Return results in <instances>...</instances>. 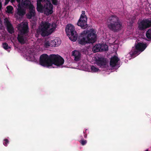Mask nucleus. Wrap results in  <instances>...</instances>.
Masks as SVG:
<instances>
[{
    "mask_svg": "<svg viewBox=\"0 0 151 151\" xmlns=\"http://www.w3.org/2000/svg\"><path fill=\"white\" fill-rule=\"evenodd\" d=\"M77 39L78 43L82 45L90 43L88 39H87L86 35L84 34L83 32L81 33L80 35L77 37Z\"/></svg>",
    "mask_w": 151,
    "mask_h": 151,
    "instance_id": "nucleus-11",
    "label": "nucleus"
},
{
    "mask_svg": "<svg viewBox=\"0 0 151 151\" xmlns=\"http://www.w3.org/2000/svg\"><path fill=\"white\" fill-rule=\"evenodd\" d=\"M50 26V24L49 23L42 22L41 23L40 27L37 30V32L42 37L48 36L51 34L56 28V24L52 23L51 25V28L49 30Z\"/></svg>",
    "mask_w": 151,
    "mask_h": 151,
    "instance_id": "nucleus-3",
    "label": "nucleus"
},
{
    "mask_svg": "<svg viewBox=\"0 0 151 151\" xmlns=\"http://www.w3.org/2000/svg\"><path fill=\"white\" fill-rule=\"evenodd\" d=\"M37 11L42 12L48 15L53 12V5L48 0H37Z\"/></svg>",
    "mask_w": 151,
    "mask_h": 151,
    "instance_id": "nucleus-1",
    "label": "nucleus"
},
{
    "mask_svg": "<svg viewBox=\"0 0 151 151\" xmlns=\"http://www.w3.org/2000/svg\"><path fill=\"white\" fill-rule=\"evenodd\" d=\"M146 47V44L142 42H138L135 45V47H132L129 54L131 57H135L143 51Z\"/></svg>",
    "mask_w": 151,
    "mask_h": 151,
    "instance_id": "nucleus-4",
    "label": "nucleus"
},
{
    "mask_svg": "<svg viewBox=\"0 0 151 151\" xmlns=\"http://www.w3.org/2000/svg\"><path fill=\"white\" fill-rule=\"evenodd\" d=\"M87 18L85 14V12L84 11H82L79 19L77 22V25L82 29H85L88 27L87 24Z\"/></svg>",
    "mask_w": 151,
    "mask_h": 151,
    "instance_id": "nucleus-8",
    "label": "nucleus"
},
{
    "mask_svg": "<svg viewBox=\"0 0 151 151\" xmlns=\"http://www.w3.org/2000/svg\"><path fill=\"white\" fill-rule=\"evenodd\" d=\"M4 23L6 27L8 32L10 34H12L14 32V29L12 24L7 19H5Z\"/></svg>",
    "mask_w": 151,
    "mask_h": 151,
    "instance_id": "nucleus-13",
    "label": "nucleus"
},
{
    "mask_svg": "<svg viewBox=\"0 0 151 151\" xmlns=\"http://www.w3.org/2000/svg\"><path fill=\"white\" fill-rule=\"evenodd\" d=\"M52 4L54 5H57L58 4L57 0H51Z\"/></svg>",
    "mask_w": 151,
    "mask_h": 151,
    "instance_id": "nucleus-31",
    "label": "nucleus"
},
{
    "mask_svg": "<svg viewBox=\"0 0 151 151\" xmlns=\"http://www.w3.org/2000/svg\"><path fill=\"white\" fill-rule=\"evenodd\" d=\"M10 0H6V1L5 2V4H7L8 2H6V1L8 2H9Z\"/></svg>",
    "mask_w": 151,
    "mask_h": 151,
    "instance_id": "nucleus-35",
    "label": "nucleus"
},
{
    "mask_svg": "<svg viewBox=\"0 0 151 151\" xmlns=\"http://www.w3.org/2000/svg\"><path fill=\"white\" fill-rule=\"evenodd\" d=\"M136 19V17L135 16H133L132 18V22H134V21Z\"/></svg>",
    "mask_w": 151,
    "mask_h": 151,
    "instance_id": "nucleus-32",
    "label": "nucleus"
},
{
    "mask_svg": "<svg viewBox=\"0 0 151 151\" xmlns=\"http://www.w3.org/2000/svg\"><path fill=\"white\" fill-rule=\"evenodd\" d=\"M28 9L29 12L26 14V16L28 19H31L35 15V8L33 5H31Z\"/></svg>",
    "mask_w": 151,
    "mask_h": 151,
    "instance_id": "nucleus-14",
    "label": "nucleus"
},
{
    "mask_svg": "<svg viewBox=\"0 0 151 151\" xmlns=\"http://www.w3.org/2000/svg\"><path fill=\"white\" fill-rule=\"evenodd\" d=\"M97 64L101 67H104L106 65V61L105 58L102 57H98L96 61Z\"/></svg>",
    "mask_w": 151,
    "mask_h": 151,
    "instance_id": "nucleus-16",
    "label": "nucleus"
},
{
    "mask_svg": "<svg viewBox=\"0 0 151 151\" xmlns=\"http://www.w3.org/2000/svg\"><path fill=\"white\" fill-rule=\"evenodd\" d=\"M91 70L93 72H96L98 71L99 69L96 68L94 65H92L91 67Z\"/></svg>",
    "mask_w": 151,
    "mask_h": 151,
    "instance_id": "nucleus-27",
    "label": "nucleus"
},
{
    "mask_svg": "<svg viewBox=\"0 0 151 151\" xmlns=\"http://www.w3.org/2000/svg\"><path fill=\"white\" fill-rule=\"evenodd\" d=\"M18 29L22 35H27L29 32V27L27 23H24L22 25L19 26Z\"/></svg>",
    "mask_w": 151,
    "mask_h": 151,
    "instance_id": "nucleus-12",
    "label": "nucleus"
},
{
    "mask_svg": "<svg viewBox=\"0 0 151 151\" xmlns=\"http://www.w3.org/2000/svg\"><path fill=\"white\" fill-rule=\"evenodd\" d=\"M79 142L82 145H85L87 142L86 140H84L83 139H81Z\"/></svg>",
    "mask_w": 151,
    "mask_h": 151,
    "instance_id": "nucleus-28",
    "label": "nucleus"
},
{
    "mask_svg": "<svg viewBox=\"0 0 151 151\" xmlns=\"http://www.w3.org/2000/svg\"><path fill=\"white\" fill-rule=\"evenodd\" d=\"M52 55L49 56L46 54L41 55L40 58L39 63L41 65L47 67L52 66Z\"/></svg>",
    "mask_w": 151,
    "mask_h": 151,
    "instance_id": "nucleus-6",
    "label": "nucleus"
},
{
    "mask_svg": "<svg viewBox=\"0 0 151 151\" xmlns=\"http://www.w3.org/2000/svg\"><path fill=\"white\" fill-rule=\"evenodd\" d=\"M83 33L85 34L90 43H93L95 42L96 40L97 35L96 32L93 29H91L88 31H84Z\"/></svg>",
    "mask_w": 151,
    "mask_h": 151,
    "instance_id": "nucleus-7",
    "label": "nucleus"
},
{
    "mask_svg": "<svg viewBox=\"0 0 151 151\" xmlns=\"http://www.w3.org/2000/svg\"><path fill=\"white\" fill-rule=\"evenodd\" d=\"M2 3L0 1V11L2 8Z\"/></svg>",
    "mask_w": 151,
    "mask_h": 151,
    "instance_id": "nucleus-34",
    "label": "nucleus"
},
{
    "mask_svg": "<svg viewBox=\"0 0 151 151\" xmlns=\"http://www.w3.org/2000/svg\"><path fill=\"white\" fill-rule=\"evenodd\" d=\"M83 133H84L85 134L84 135V137H85V138H87V134L86 133V132H83Z\"/></svg>",
    "mask_w": 151,
    "mask_h": 151,
    "instance_id": "nucleus-33",
    "label": "nucleus"
},
{
    "mask_svg": "<svg viewBox=\"0 0 151 151\" xmlns=\"http://www.w3.org/2000/svg\"><path fill=\"white\" fill-rule=\"evenodd\" d=\"M66 33L71 41L75 42L77 40L78 35L74 27L71 24L67 25L65 28Z\"/></svg>",
    "mask_w": 151,
    "mask_h": 151,
    "instance_id": "nucleus-5",
    "label": "nucleus"
},
{
    "mask_svg": "<svg viewBox=\"0 0 151 151\" xmlns=\"http://www.w3.org/2000/svg\"><path fill=\"white\" fill-rule=\"evenodd\" d=\"M81 54L80 52L77 50H74L72 52V56H73L74 57V60L76 61L79 60Z\"/></svg>",
    "mask_w": 151,
    "mask_h": 151,
    "instance_id": "nucleus-17",
    "label": "nucleus"
},
{
    "mask_svg": "<svg viewBox=\"0 0 151 151\" xmlns=\"http://www.w3.org/2000/svg\"><path fill=\"white\" fill-rule=\"evenodd\" d=\"M17 14L19 16H23L25 14V11L19 5L18 6Z\"/></svg>",
    "mask_w": 151,
    "mask_h": 151,
    "instance_id": "nucleus-20",
    "label": "nucleus"
},
{
    "mask_svg": "<svg viewBox=\"0 0 151 151\" xmlns=\"http://www.w3.org/2000/svg\"><path fill=\"white\" fill-rule=\"evenodd\" d=\"M64 59L58 55L52 54V65L54 64L57 66L62 65L64 63Z\"/></svg>",
    "mask_w": 151,
    "mask_h": 151,
    "instance_id": "nucleus-10",
    "label": "nucleus"
},
{
    "mask_svg": "<svg viewBox=\"0 0 151 151\" xmlns=\"http://www.w3.org/2000/svg\"><path fill=\"white\" fill-rule=\"evenodd\" d=\"M7 12L8 13H11L13 9V7L12 6H8L6 7Z\"/></svg>",
    "mask_w": 151,
    "mask_h": 151,
    "instance_id": "nucleus-25",
    "label": "nucleus"
},
{
    "mask_svg": "<svg viewBox=\"0 0 151 151\" xmlns=\"http://www.w3.org/2000/svg\"><path fill=\"white\" fill-rule=\"evenodd\" d=\"M50 46H51V43H50L49 41L46 42L44 44V46L46 48H47Z\"/></svg>",
    "mask_w": 151,
    "mask_h": 151,
    "instance_id": "nucleus-30",
    "label": "nucleus"
},
{
    "mask_svg": "<svg viewBox=\"0 0 151 151\" xmlns=\"http://www.w3.org/2000/svg\"><path fill=\"white\" fill-rule=\"evenodd\" d=\"M22 4L26 9H28L31 5H33L29 0H22Z\"/></svg>",
    "mask_w": 151,
    "mask_h": 151,
    "instance_id": "nucleus-18",
    "label": "nucleus"
},
{
    "mask_svg": "<svg viewBox=\"0 0 151 151\" xmlns=\"http://www.w3.org/2000/svg\"><path fill=\"white\" fill-rule=\"evenodd\" d=\"M138 28L140 31H144L151 27V19H143L138 22Z\"/></svg>",
    "mask_w": 151,
    "mask_h": 151,
    "instance_id": "nucleus-9",
    "label": "nucleus"
},
{
    "mask_svg": "<svg viewBox=\"0 0 151 151\" xmlns=\"http://www.w3.org/2000/svg\"><path fill=\"white\" fill-rule=\"evenodd\" d=\"M146 35L148 39H151V28L147 31Z\"/></svg>",
    "mask_w": 151,
    "mask_h": 151,
    "instance_id": "nucleus-24",
    "label": "nucleus"
},
{
    "mask_svg": "<svg viewBox=\"0 0 151 151\" xmlns=\"http://www.w3.org/2000/svg\"><path fill=\"white\" fill-rule=\"evenodd\" d=\"M61 43V41L59 38L55 39L52 41L51 42V45L52 47H58Z\"/></svg>",
    "mask_w": 151,
    "mask_h": 151,
    "instance_id": "nucleus-19",
    "label": "nucleus"
},
{
    "mask_svg": "<svg viewBox=\"0 0 151 151\" xmlns=\"http://www.w3.org/2000/svg\"><path fill=\"white\" fill-rule=\"evenodd\" d=\"M17 1L18 2L20 1V0H17Z\"/></svg>",
    "mask_w": 151,
    "mask_h": 151,
    "instance_id": "nucleus-36",
    "label": "nucleus"
},
{
    "mask_svg": "<svg viewBox=\"0 0 151 151\" xmlns=\"http://www.w3.org/2000/svg\"><path fill=\"white\" fill-rule=\"evenodd\" d=\"M2 45L4 48L6 50H7L8 49L10 48V47L8 46V44L6 42L3 43Z\"/></svg>",
    "mask_w": 151,
    "mask_h": 151,
    "instance_id": "nucleus-26",
    "label": "nucleus"
},
{
    "mask_svg": "<svg viewBox=\"0 0 151 151\" xmlns=\"http://www.w3.org/2000/svg\"><path fill=\"white\" fill-rule=\"evenodd\" d=\"M17 39L19 42L21 44H24L25 43V41L23 36L21 35H18Z\"/></svg>",
    "mask_w": 151,
    "mask_h": 151,
    "instance_id": "nucleus-22",
    "label": "nucleus"
},
{
    "mask_svg": "<svg viewBox=\"0 0 151 151\" xmlns=\"http://www.w3.org/2000/svg\"><path fill=\"white\" fill-rule=\"evenodd\" d=\"M108 47L106 45L101 44V51H106L108 50Z\"/></svg>",
    "mask_w": 151,
    "mask_h": 151,
    "instance_id": "nucleus-23",
    "label": "nucleus"
},
{
    "mask_svg": "<svg viewBox=\"0 0 151 151\" xmlns=\"http://www.w3.org/2000/svg\"><path fill=\"white\" fill-rule=\"evenodd\" d=\"M107 26L109 29L114 32H117L121 30L122 24L116 16L111 15L107 20Z\"/></svg>",
    "mask_w": 151,
    "mask_h": 151,
    "instance_id": "nucleus-2",
    "label": "nucleus"
},
{
    "mask_svg": "<svg viewBox=\"0 0 151 151\" xmlns=\"http://www.w3.org/2000/svg\"><path fill=\"white\" fill-rule=\"evenodd\" d=\"M4 142H3L4 145L5 146H7V144L9 143V140L7 139H5L4 140Z\"/></svg>",
    "mask_w": 151,
    "mask_h": 151,
    "instance_id": "nucleus-29",
    "label": "nucleus"
},
{
    "mask_svg": "<svg viewBox=\"0 0 151 151\" xmlns=\"http://www.w3.org/2000/svg\"><path fill=\"white\" fill-rule=\"evenodd\" d=\"M120 60V59L117 56L114 55L110 59L109 64L112 67H114L116 66L118 62Z\"/></svg>",
    "mask_w": 151,
    "mask_h": 151,
    "instance_id": "nucleus-15",
    "label": "nucleus"
},
{
    "mask_svg": "<svg viewBox=\"0 0 151 151\" xmlns=\"http://www.w3.org/2000/svg\"><path fill=\"white\" fill-rule=\"evenodd\" d=\"M101 44H96L92 48V50L94 52L101 51Z\"/></svg>",
    "mask_w": 151,
    "mask_h": 151,
    "instance_id": "nucleus-21",
    "label": "nucleus"
}]
</instances>
